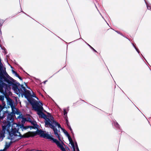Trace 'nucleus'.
Masks as SVG:
<instances>
[{"label":"nucleus","instance_id":"f257e3e1","mask_svg":"<svg viewBox=\"0 0 151 151\" xmlns=\"http://www.w3.org/2000/svg\"><path fill=\"white\" fill-rule=\"evenodd\" d=\"M23 95L27 99L29 102L32 106L33 109L37 111V114L38 115L42 112V110L43 109V107L37 101L32 97V95L29 90L26 89Z\"/></svg>","mask_w":151,"mask_h":151},{"label":"nucleus","instance_id":"f03ea898","mask_svg":"<svg viewBox=\"0 0 151 151\" xmlns=\"http://www.w3.org/2000/svg\"><path fill=\"white\" fill-rule=\"evenodd\" d=\"M39 117L43 118L45 120V126L46 127H48L49 126L54 131L55 135L57 136L59 140L61 141V137L60 134L58 133V132H60V130H58L56 128L55 126L52 124L50 122V121L49 118L47 117V115L42 112L38 115Z\"/></svg>","mask_w":151,"mask_h":151},{"label":"nucleus","instance_id":"7ed1b4c3","mask_svg":"<svg viewBox=\"0 0 151 151\" xmlns=\"http://www.w3.org/2000/svg\"><path fill=\"white\" fill-rule=\"evenodd\" d=\"M24 127L23 124H16V127L14 128L12 126V130L11 132L9 133V137L8 139L12 140V138L15 137V135L19 134V133H20L19 132V130L20 129H22V128Z\"/></svg>","mask_w":151,"mask_h":151},{"label":"nucleus","instance_id":"20e7f679","mask_svg":"<svg viewBox=\"0 0 151 151\" xmlns=\"http://www.w3.org/2000/svg\"><path fill=\"white\" fill-rule=\"evenodd\" d=\"M1 113L0 112V121L6 117V118H5V119L3 120V123L4 124L7 123L8 122L7 121H9V122H12L13 121V116L12 113H9V112L7 110H6V111L3 112V114L2 116H1Z\"/></svg>","mask_w":151,"mask_h":151},{"label":"nucleus","instance_id":"39448f33","mask_svg":"<svg viewBox=\"0 0 151 151\" xmlns=\"http://www.w3.org/2000/svg\"><path fill=\"white\" fill-rule=\"evenodd\" d=\"M10 80L7 78L4 77V81L8 84V88L9 90L11 89V86H12V88L15 89L17 88V85H20V83H17L16 80L13 79L12 77L9 78Z\"/></svg>","mask_w":151,"mask_h":151},{"label":"nucleus","instance_id":"423d86ee","mask_svg":"<svg viewBox=\"0 0 151 151\" xmlns=\"http://www.w3.org/2000/svg\"><path fill=\"white\" fill-rule=\"evenodd\" d=\"M32 132H29L24 134L22 135L20 133H19V134L15 135V137L12 138L11 140H13V142H16L18 141L22 138H28L30 137H34L33 134Z\"/></svg>","mask_w":151,"mask_h":151},{"label":"nucleus","instance_id":"0eeeda50","mask_svg":"<svg viewBox=\"0 0 151 151\" xmlns=\"http://www.w3.org/2000/svg\"><path fill=\"white\" fill-rule=\"evenodd\" d=\"M32 133L33 134V136H35L37 134L40 135V137H42L44 138H46L47 139H50L52 140H53L54 139V138L52 137L49 134L45 133L44 131L41 129L39 130L37 129L36 132H33Z\"/></svg>","mask_w":151,"mask_h":151},{"label":"nucleus","instance_id":"6e6552de","mask_svg":"<svg viewBox=\"0 0 151 151\" xmlns=\"http://www.w3.org/2000/svg\"><path fill=\"white\" fill-rule=\"evenodd\" d=\"M12 89L16 93L17 95H20V94L23 96L24 93L25 91H26V88L22 84L19 86L17 85V88L15 89L12 88Z\"/></svg>","mask_w":151,"mask_h":151},{"label":"nucleus","instance_id":"1a4fd4ad","mask_svg":"<svg viewBox=\"0 0 151 151\" xmlns=\"http://www.w3.org/2000/svg\"><path fill=\"white\" fill-rule=\"evenodd\" d=\"M9 90L8 84L3 82L0 83V92L4 93Z\"/></svg>","mask_w":151,"mask_h":151},{"label":"nucleus","instance_id":"9d476101","mask_svg":"<svg viewBox=\"0 0 151 151\" xmlns=\"http://www.w3.org/2000/svg\"><path fill=\"white\" fill-rule=\"evenodd\" d=\"M52 141L56 143L58 147L60 148V150L62 151H66L65 148L63 147L62 145L60 144V142L57 139L54 138Z\"/></svg>","mask_w":151,"mask_h":151},{"label":"nucleus","instance_id":"9b49d317","mask_svg":"<svg viewBox=\"0 0 151 151\" xmlns=\"http://www.w3.org/2000/svg\"><path fill=\"white\" fill-rule=\"evenodd\" d=\"M67 136L68 137V139L69 140V141L70 143L71 144V145L72 147H73V151H76L75 147L74 144L73 142V141L72 140V138H71V137H70L69 134L67 135Z\"/></svg>","mask_w":151,"mask_h":151},{"label":"nucleus","instance_id":"f8f14e48","mask_svg":"<svg viewBox=\"0 0 151 151\" xmlns=\"http://www.w3.org/2000/svg\"><path fill=\"white\" fill-rule=\"evenodd\" d=\"M12 141H13V140ZM13 142H12V141H11L9 143H8L7 142H6L5 143V147L4 149L3 150L5 151L6 149H8Z\"/></svg>","mask_w":151,"mask_h":151},{"label":"nucleus","instance_id":"ddd939ff","mask_svg":"<svg viewBox=\"0 0 151 151\" xmlns=\"http://www.w3.org/2000/svg\"><path fill=\"white\" fill-rule=\"evenodd\" d=\"M62 130L63 131V132L67 136L69 134L68 132L65 130L63 129Z\"/></svg>","mask_w":151,"mask_h":151},{"label":"nucleus","instance_id":"4468645a","mask_svg":"<svg viewBox=\"0 0 151 151\" xmlns=\"http://www.w3.org/2000/svg\"><path fill=\"white\" fill-rule=\"evenodd\" d=\"M65 119L66 121V124L67 127L69 126V122L67 119V118L65 117Z\"/></svg>","mask_w":151,"mask_h":151},{"label":"nucleus","instance_id":"2eb2a0df","mask_svg":"<svg viewBox=\"0 0 151 151\" xmlns=\"http://www.w3.org/2000/svg\"><path fill=\"white\" fill-rule=\"evenodd\" d=\"M38 125H35V126H29V127L30 128H32V129H37V126Z\"/></svg>","mask_w":151,"mask_h":151},{"label":"nucleus","instance_id":"dca6fc26","mask_svg":"<svg viewBox=\"0 0 151 151\" xmlns=\"http://www.w3.org/2000/svg\"><path fill=\"white\" fill-rule=\"evenodd\" d=\"M50 122L52 124H54L55 125L56 124V123H57V122L55 121L54 120H53L52 121H50Z\"/></svg>","mask_w":151,"mask_h":151},{"label":"nucleus","instance_id":"f3484780","mask_svg":"<svg viewBox=\"0 0 151 151\" xmlns=\"http://www.w3.org/2000/svg\"><path fill=\"white\" fill-rule=\"evenodd\" d=\"M55 126H57L58 128H60L61 129H63V128L61 127L60 125V124H59L58 122L56 123V124L55 125Z\"/></svg>","mask_w":151,"mask_h":151},{"label":"nucleus","instance_id":"a211bd4d","mask_svg":"<svg viewBox=\"0 0 151 151\" xmlns=\"http://www.w3.org/2000/svg\"><path fill=\"white\" fill-rule=\"evenodd\" d=\"M30 122L31 123V124H32L33 125H38L37 124L36 122L30 121Z\"/></svg>","mask_w":151,"mask_h":151},{"label":"nucleus","instance_id":"6ab92c4d","mask_svg":"<svg viewBox=\"0 0 151 151\" xmlns=\"http://www.w3.org/2000/svg\"><path fill=\"white\" fill-rule=\"evenodd\" d=\"M23 121H24V123L25 122V121H29V120H27V118H22V123H23Z\"/></svg>","mask_w":151,"mask_h":151},{"label":"nucleus","instance_id":"aec40b11","mask_svg":"<svg viewBox=\"0 0 151 151\" xmlns=\"http://www.w3.org/2000/svg\"><path fill=\"white\" fill-rule=\"evenodd\" d=\"M64 115L65 116V117L67 118V112L66 110H64Z\"/></svg>","mask_w":151,"mask_h":151},{"label":"nucleus","instance_id":"412c9836","mask_svg":"<svg viewBox=\"0 0 151 151\" xmlns=\"http://www.w3.org/2000/svg\"><path fill=\"white\" fill-rule=\"evenodd\" d=\"M4 99V97L3 95H0V100L3 101Z\"/></svg>","mask_w":151,"mask_h":151},{"label":"nucleus","instance_id":"4be33fe9","mask_svg":"<svg viewBox=\"0 0 151 151\" xmlns=\"http://www.w3.org/2000/svg\"><path fill=\"white\" fill-rule=\"evenodd\" d=\"M4 108V107L3 106H2L1 105H0V112L1 113L2 110Z\"/></svg>","mask_w":151,"mask_h":151},{"label":"nucleus","instance_id":"5701e85b","mask_svg":"<svg viewBox=\"0 0 151 151\" xmlns=\"http://www.w3.org/2000/svg\"><path fill=\"white\" fill-rule=\"evenodd\" d=\"M89 46L95 52H97V51L96 50L92 47L91 46H90V45L88 44Z\"/></svg>","mask_w":151,"mask_h":151},{"label":"nucleus","instance_id":"b1692460","mask_svg":"<svg viewBox=\"0 0 151 151\" xmlns=\"http://www.w3.org/2000/svg\"><path fill=\"white\" fill-rule=\"evenodd\" d=\"M115 127L117 128H118L119 127V125L116 122L115 125Z\"/></svg>","mask_w":151,"mask_h":151},{"label":"nucleus","instance_id":"393cba45","mask_svg":"<svg viewBox=\"0 0 151 151\" xmlns=\"http://www.w3.org/2000/svg\"><path fill=\"white\" fill-rule=\"evenodd\" d=\"M10 105L11 106L12 108L13 109V104L12 103H12L10 102Z\"/></svg>","mask_w":151,"mask_h":151},{"label":"nucleus","instance_id":"a878e982","mask_svg":"<svg viewBox=\"0 0 151 151\" xmlns=\"http://www.w3.org/2000/svg\"><path fill=\"white\" fill-rule=\"evenodd\" d=\"M50 119L49 118L50 121H52L53 120H54V118H53V116H50Z\"/></svg>","mask_w":151,"mask_h":151},{"label":"nucleus","instance_id":"bb28decb","mask_svg":"<svg viewBox=\"0 0 151 151\" xmlns=\"http://www.w3.org/2000/svg\"><path fill=\"white\" fill-rule=\"evenodd\" d=\"M29 127H24V128H22V130L23 129L26 130L27 129H28Z\"/></svg>","mask_w":151,"mask_h":151},{"label":"nucleus","instance_id":"cd10ccee","mask_svg":"<svg viewBox=\"0 0 151 151\" xmlns=\"http://www.w3.org/2000/svg\"><path fill=\"white\" fill-rule=\"evenodd\" d=\"M76 149H77V151H80L79 149L78 148V145H76Z\"/></svg>","mask_w":151,"mask_h":151},{"label":"nucleus","instance_id":"c85d7f7f","mask_svg":"<svg viewBox=\"0 0 151 151\" xmlns=\"http://www.w3.org/2000/svg\"><path fill=\"white\" fill-rule=\"evenodd\" d=\"M68 129H70V131L72 130V129H71V127L70 126V125H69V126H68Z\"/></svg>","mask_w":151,"mask_h":151},{"label":"nucleus","instance_id":"c756f323","mask_svg":"<svg viewBox=\"0 0 151 151\" xmlns=\"http://www.w3.org/2000/svg\"><path fill=\"white\" fill-rule=\"evenodd\" d=\"M134 47L135 49H136L137 51L139 53V51L138 50L137 48L134 46Z\"/></svg>","mask_w":151,"mask_h":151},{"label":"nucleus","instance_id":"7c9ffc66","mask_svg":"<svg viewBox=\"0 0 151 151\" xmlns=\"http://www.w3.org/2000/svg\"><path fill=\"white\" fill-rule=\"evenodd\" d=\"M32 96L33 97H35L37 98V99H38V98L36 96L35 94H33V95H32Z\"/></svg>","mask_w":151,"mask_h":151},{"label":"nucleus","instance_id":"2f4dec72","mask_svg":"<svg viewBox=\"0 0 151 151\" xmlns=\"http://www.w3.org/2000/svg\"><path fill=\"white\" fill-rule=\"evenodd\" d=\"M15 75L16 76H17L18 78L19 77V75H18V74L17 73H16V74H15Z\"/></svg>","mask_w":151,"mask_h":151},{"label":"nucleus","instance_id":"473e14b6","mask_svg":"<svg viewBox=\"0 0 151 151\" xmlns=\"http://www.w3.org/2000/svg\"><path fill=\"white\" fill-rule=\"evenodd\" d=\"M46 113L47 114V115H48L49 116H51V114L47 112H46Z\"/></svg>","mask_w":151,"mask_h":151},{"label":"nucleus","instance_id":"72a5a7b5","mask_svg":"<svg viewBox=\"0 0 151 151\" xmlns=\"http://www.w3.org/2000/svg\"><path fill=\"white\" fill-rule=\"evenodd\" d=\"M12 72L13 73L15 74H16V73H17V72L13 70H12Z\"/></svg>","mask_w":151,"mask_h":151},{"label":"nucleus","instance_id":"f704fd0d","mask_svg":"<svg viewBox=\"0 0 151 151\" xmlns=\"http://www.w3.org/2000/svg\"><path fill=\"white\" fill-rule=\"evenodd\" d=\"M18 78H19L20 80H22V77H21L20 76H19V77H18Z\"/></svg>","mask_w":151,"mask_h":151},{"label":"nucleus","instance_id":"c9c22d12","mask_svg":"<svg viewBox=\"0 0 151 151\" xmlns=\"http://www.w3.org/2000/svg\"><path fill=\"white\" fill-rule=\"evenodd\" d=\"M43 111H44V112H46H46H47L45 110H44V109L42 110V112ZM42 112L43 113V112Z\"/></svg>","mask_w":151,"mask_h":151},{"label":"nucleus","instance_id":"e433bc0d","mask_svg":"<svg viewBox=\"0 0 151 151\" xmlns=\"http://www.w3.org/2000/svg\"><path fill=\"white\" fill-rule=\"evenodd\" d=\"M47 81H44L43 83H45Z\"/></svg>","mask_w":151,"mask_h":151},{"label":"nucleus","instance_id":"4c0bfd02","mask_svg":"<svg viewBox=\"0 0 151 151\" xmlns=\"http://www.w3.org/2000/svg\"><path fill=\"white\" fill-rule=\"evenodd\" d=\"M75 144H76V145H78L77 144V142H76L75 143Z\"/></svg>","mask_w":151,"mask_h":151},{"label":"nucleus","instance_id":"58836bf2","mask_svg":"<svg viewBox=\"0 0 151 151\" xmlns=\"http://www.w3.org/2000/svg\"><path fill=\"white\" fill-rule=\"evenodd\" d=\"M70 131H71V133H72V134H73V130H72Z\"/></svg>","mask_w":151,"mask_h":151},{"label":"nucleus","instance_id":"ea45409f","mask_svg":"<svg viewBox=\"0 0 151 151\" xmlns=\"http://www.w3.org/2000/svg\"><path fill=\"white\" fill-rule=\"evenodd\" d=\"M149 7H150L147 6V9H149Z\"/></svg>","mask_w":151,"mask_h":151},{"label":"nucleus","instance_id":"a19ab883","mask_svg":"<svg viewBox=\"0 0 151 151\" xmlns=\"http://www.w3.org/2000/svg\"><path fill=\"white\" fill-rule=\"evenodd\" d=\"M0 151H4V150H0Z\"/></svg>","mask_w":151,"mask_h":151},{"label":"nucleus","instance_id":"79ce46f5","mask_svg":"<svg viewBox=\"0 0 151 151\" xmlns=\"http://www.w3.org/2000/svg\"><path fill=\"white\" fill-rule=\"evenodd\" d=\"M23 123H24V121H23Z\"/></svg>","mask_w":151,"mask_h":151},{"label":"nucleus","instance_id":"37998d69","mask_svg":"<svg viewBox=\"0 0 151 151\" xmlns=\"http://www.w3.org/2000/svg\"><path fill=\"white\" fill-rule=\"evenodd\" d=\"M39 151V150H37V151Z\"/></svg>","mask_w":151,"mask_h":151}]
</instances>
